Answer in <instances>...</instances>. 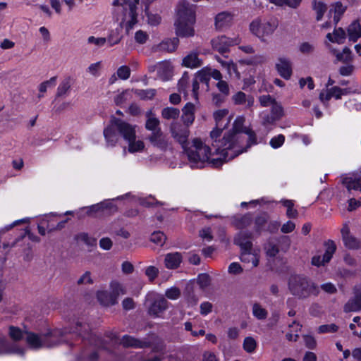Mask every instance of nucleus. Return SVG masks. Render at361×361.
<instances>
[{
  "instance_id": "6e6552de",
  "label": "nucleus",
  "mask_w": 361,
  "mask_h": 361,
  "mask_svg": "<svg viewBox=\"0 0 361 361\" xmlns=\"http://www.w3.org/2000/svg\"><path fill=\"white\" fill-rule=\"evenodd\" d=\"M111 291L100 290L97 293L99 302L104 306L114 305L117 302V298L120 294H124L122 286L117 283H111Z\"/></svg>"
},
{
  "instance_id": "774afa93",
  "label": "nucleus",
  "mask_w": 361,
  "mask_h": 361,
  "mask_svg": "<svg viewBox=\"0 0 361 361\" xmlns=\"http://www.w3.org/2000/svg\"><path fill=\"white\" fill-rule=\"evenodd\" d=\"M299 50L302 54H309L314 51V45L307 42H302L299 47Z\"/></svg>"
},
{
  "instance_id": "6e6d98bb",
  "label": "nucleus",
  "mask_w": 361,
  "mask_h": 361,
  "mask_svg": "<svg viewBox=\"0 0 361 361\" xmlns=\"http://www.w3.org/2000/svg\"><path fill=\"white\" fill-rule=\"evenodd\" d=\"M166 239V235L161 231H155L152 233L150 237V240L152 242L161 246L164 244Z\"/></svg>"
},
{
  "instance_id": "393cba45",
  "label": "nucleus",
  "mask_w": 361,
  "mask_h": 361,
  "mask_svg": "<svg viewBox=\"0 0 361 361\" xmlns=\"http://www.w3.org/2000/svg\"><path fill=\"white\" fill-rule=\"evenodd\" d=\"M6 344V338L5 337H0V355L4 353H16L20 355H23L25 354L24 348L14 345L11 348L7 349Z\"/></svg>"
},
{
  "instance_id": "f03ea898",
  "label": "nucleus",
  "mask_w": 361,
  "mask_h": 361,
  "mask_svg": "<svg viewBox=\"0 0 361 361\" xmlns=\"http://www.w3.org/2000/svg\"><path fill=\"white\" fill-rule=\"evenodd\" d=\"M178 18L174 25L176 33L181 37H192L195 34L193 25L195 22V6L185 1H181L177 8Z\"/></svg>"
},
{
  "instance_id": "423d86ee",
  "label": "nucleus",
  "mask_w": 361,
  "mask_h": 361,
  "mask_svg": "<svg viewBox=\"0 0 361 361\" xmlns=\"http://www.w3.org/2000/svg\"><path fill=\"white\" fill-rule=\"evenodd\" d=\"M279 26V20L276 18H271L262 22L257 19L250 25V30L252 34L264 42L265 37L271 36Z\"/></svg>"
},
{
  "instance_id": "e2e57ef3",
  "label": "nucleus",
  "mask_w": 361,
  "mask_h": 361,
  "mask_svg": "<svg viewBox=\"0 0 361 361\" xmlns=\"http://www.w3.org/2000/svg\"><path fill=\"white\" fill-rule=\"evenodd\" d=\"M165 295L170 300H176L180 296V290L177 287H172L166 290Z\"/></svg>"
},
{
  "instance_id": "f704fd0d",
  "label": "nucleus",
  "mask_w": 361,
  "mask_h": 361,
  "mask_svg": "<svg viewBox=\"0 0 361 361\" xmlns=\"http://www.w3.org/2000/svg\"><path fill=\"white\" fill-rule=\"evenodd\" d=\"M343 183L349 191L353 190L361 194L360 178L353 179V178L347 177L343 180Z\"/></svg>"
},
{
  "instance_id": "a878e982",
  "label": "nucleus",
  "mask_w": 361,
  "mask_h": 361,
  "mask_svg": "<svg viewBox=\"0 0 361 361\" xmlns=\"http://www.w3.org/2000/svg\"><path fill=\"white\" fill-rule=\"evenodd\" d=\"M184 295L187 302L190 305L194 306L197 304L199 298L195 293V286L192 282L187 283L184 290Z\"/></svg>"
},
{
  "instance_id": "5fc2aeb1",
  "label": "nucleus",
  "mask_w": 361,
  "mask_h": 361,
  "mask_svg": "<svg viewBox=\"0 0 361 361\" xmlns=\"http://www.w3.org/2000/svg\"><path fill=\"white\" fill-rule=\"evenodd\" d=\"M271 115L279 121L284 116L283 108L277 102L271 106Z\"/></svg>"
},
{
  "instance_id": "b1692460",
  "label": "nucleus",
  "mask_w": 361,
  "mask_h": 361,
  "mask_svg": "<svg viewBox=\"0 0 361 361\" xmlns=\"http://www.w3.org/2000/svg\"><path fill=\"white\" fill-rule=\"evenodd\" d=\"M182 262V255L179 252L169 253L165 256L164 264L168 269L178 268Z\"/></svg>"
},
{
  "instance_id": "ddd939ff",
  "label": "nucleus",
  "mask_w": 361,
  "mask_h": 361,
  "mask_svg": "<svg viewBox=\"0 0 361 361\" xmlns=\"http://www.w3.org/2000/svg\"><path fill=\"white\" fill-rule=\"evenodd\" d=\"M115 126L118 133L126 140H135V127L128 123L115 118Z\"/></svg>"
},
{
  "instance_id": "f8f14e48",
  "label": "nucleus",
  "mask_w": 361,
  "mask_h": 361,
  "mask_svg": "<svg viewBox=\"0 0 361 361\" xmlns=\"http://www.w3.org/2000/svg\"><path fill=\"white\" fill-rule=\"evenodd\" d=\"M151 145L160 149L161 151L165 152L171 147V142L168 136L163 133L161 130L154 133H151L147 137Z\"/></svg>"
},
{
  "instance_id": "dca6fc26",
  "label": "nucleus",
  "mask_w": 361,
  "mask_h": 361,
  "mask_svg": "<svg viewBox=\"0 0 361 361\" xmlns=\"http://www.w3.org/2000/svg\"><path fill=\"white\" fill-rule=\"evenodd\" d=\"M121 344L125 348H145L151 345V343L145 339L140 340L129 335H124L121 341Z\"/></svg>"
},
{
  "instance_id": "1a4fd4ad",
  "label": "nucleus",
  "mask_w": 361,
  "mask_h": 361,
  "mask_svg": "<svg viewBox=\"0 0 361 361\" xmlns=\"http://www.w3.org/2000/svg\"><path fill=\"white\" fill-rule=\"evenodd\" d=\"M171 136L181 145L183 150L189 145L188 139L190 135L188 127L178 122H173L170 126Z\"/></svg>"
},
{
  "instance_id": "680f3d73",
  "label": "nucleus",
  "mask_w": 361,
  "mask_h": 361,
  "mask_svg": "<svg viewBox=\"0 0 361 361\" xmlns=\"http://www.w3.org/2000/svg\"><path fill=\"white\" fill-rule=\"evenodd\" d=\"M117 75L121 80H127L130 75V69L127 66H122L117 70Z\"/></svg>"
},
{
  "instance_id": "052dcab7",
  "label": "nucleus",
  "mask_w": 361,
  "mask_h": 361,
  "mask_svg": "<svg viewBox=\"0 0 361 361\" xmlns=\"http://www.w3.org/2000/svg\"><path fill=\"white\" fill-rule=\"evenodd\" d=\"M93 280L91 277V272L86 271L77 281V285L92 284Z\"/></svg>"
},
{
  "instance_id": "603ef678",
  "label": "nucleus",
  "mask_w": 361,
  "mask_h": 361,
  "mask_svg": "<svg viewBox=\"0 0 361 361\" xmlns=\"http://www.w3.org/2000/svg\"><path fill=\"white\" fill-rule=\"evenodd\" d=\"M266 253L269 257H275L279 252L276 243L272 240H269L265 245Z\"/></svg>"
},
{
  "instance_id": "13d9d810",
  "label": "nucleus",
  "mask_w": 361,
  "mask_h": 361,
  "mask_svg": "<svg viewBox=\"0 0 361 361\" xmlns=\"http://www.w3.org/2000/svg\"><path fill=\"white\" fill-rule=\"evenodd\" d=\"M353 322L355 324H350L349 327L353 331V334L355 336L361 337V322L360 317L357 316L353 318Z\"/></svg>"
},
{
  "instance_id": "9d476101",
  "label": "nucleus",
  "mask_w": 361,
  "mask_h": 361,
  "mask_svg": "<svg viewBox=\"0 0 361 361\" xmlns=\"http://www.w3.org/2000/svg\"><path fill=\"white\" fill-rule=\"evenodd\" d=\"M75 333L82 338V339H87L89 342L98 347L103 346L102 340L95 334L90 332L89 324H82V322H78L75 329L73 331Z\"/></svg>"
},
{
  "instance_id": "c9c22d12",
  "label": "nucleus",
  "mask_w": 361,
  "mask_h": 361,
  "mask_svg": "<svg viewBox=\"0 0 361 361\" xmlns=\"http://www.w3.org/2000/svg\"><path fill=\"white\" fill-rule=\"evenodd\" d=\"M252 218L250 214H245L234 219L233 224L238 229H243L251 225Z\"/></svg>"
},
{
  "instance_id": "bb28decb",
  "label": "nucleus",
  "mask_w": 361,
  "mask_h": 361,
  "mask_svg": "<svg viewBox=\"0 0 361 361\" xmlns=\"http://www.w3.org/2000/svg\"><path fill=\"white\" fill-rule=\"evenodd\" d=\"M348 35L349 40L354 42L361 37V25L358 20H354L348 26Z\"/></svg>"
},
{
  "instance_id": "4be33fe9",
  "label": "nucleus",
  "mask_w": 361,
  "mask_h": 361,
  "mask_svg": "<svg viewBox=\"0 0 361 361\" xmlns=\"http://www.w3.org/2000/svg\"><path fill=\"white\" fill-rule=\"evenodd\" d=\"M117 132L115 126V118H114L111 125L104 130V135L109 145L114 146L117 143L118 140Z\"/></svg>"
},
{
  "instance_id": "aec40b11",
  "label": "nucleus",
  "mask_w": 361,
  "mask_h": 361,
  "mask_svg": "<svg viewBox=\"0 0 361 361\" xmlns=\"http://www.w3.org/2000/svg\"><path fill=\"white\" fill-rule=\"evenodd\" d=\"M232 22L233 15L231 13L221 12L215 17V27L216 30L221 31L230 27Z\"/></svg>"
},
{
  "instance_id": "bf43d9fd",
  "label": "nucleus",
  "mask_w": 361,
  "mask_h": 361,
  "mask_svg": "<svg viewBox=\"0 0 361 361\" xmlns=\"http://www.w3.org/2000/svg\"><path fill=\"white\" fill-rule=\"evenodd\" d=\"M256 341L252 337H246L243 342V348L247 353H252L256 348Z\"/></svg>"
},
{
  "instance_id": "f3484780",
  "label": "nucleus",
  "mask_w": 361,
  "mask_h": 361,
  "mask_svg": "<svg viewBox=\"0 0 361 361\" xmlns=\"http://www.w3.org/2000/svg\"><path fill=\"white\" fill-rule=\"evenodd\" d=\"M252 233L247 231H240L235 235L234 238V243L238 245L240 247L241 250H252Z\"/></svg>"
},
{
  "instance_id": "7c9ffc66",
  "label": "nucleus",
  "mask_w": 361,
  "mask_h": 361,
  "mask_svg": "<svg viewBox=\"0 0 361 361\" xmlns=\"http://www.w3.org/2000/svg\"><path fill=\"white\" fill-rule=\"evenodd\" d=\"M345 37V32L341 27L334 29L333 35L331 33L326 35V38L330 42L338 44H343Z\"/></svg>"
},
{
  "instance_id": "cd10ccee",
  "label": "nucleus",
  "mask_w": 361,
  "mask_h": 361,
  "mask_svg": "<svg viewBox=\"0 0 361 361\" xmlns=\"http://www.w3.org/2000/svg\"><path fill=\"white\" fill-rule=\"evenodd\" d=\"M178 43H179V39L177 37L166 39V40H164L162 42H161L157 47V50L164 51H167V52H173L176 49Z\"/></svg>"
},
{
  "instance_id": "2f4dec72",
  "label": "nucleus",
  "mask_w": 361,
  "mask_h": 361,
  "mask_svg": "<svg viewBox=\"0 0 361 361\" xmlns=\"http://www.w3.org/2000/svg\"><path fill=\"white\" fill-rule=\"evenodd\" d=\"M240 259L243 262H252L254 267H257L259 264V257L252 252V249L241 250Z\"/></svg>"
},
{
  "instance_id": "8fccbe9b",
  "label": "nucleus",
  "mask_w": 361,
  "mask_h": 361,
  "mask_svg": "<svg viewBox=\"0 0 361 361\" xmlns=\"http://www.w3.org/2000/svg\"><path fill=\"white\" fill-rule=\"evenodd\" d=\"M23 331L18 327L10 326L8 328V335L15 341H20L23 338Z\"/></svg>"
},
{
  "instance_id": "0e129e2a",
  "label": "nucleus",
  "mask_w": 361,
  "mask_h": 361,
  "mask_svg": "<svg viewBox=\"0 0 361 361\" xmlns=\"http://www.w3.org/2000/svg\"><path fill=\"white\" fill-rule=\"evenodd\" d=\"M338 329V326L334 324H324L321 325L318 328V332L319 334L336 332Z\"/></svg>"
},
{
  "instance_id": "20e7f679",
  "label": "nucleus",
  "mask_w": 361,
  "mask_h": 361,
  "mask_svg": "<svg viewBox=\"0 0 361 361\" xmlns=\"http://www.w3.org/2000/svg\"><path fill=\"white\" fill-rule=\"evenodd\" d=\"M26 342L28 345L34 349L41 348H52L61 343V338L67 334L65 330L56 329L48 331L46 334H37L33 332L25 331Z\"/></svg>"
},
{
  "instance_id": "c756f323",
  "label": "nucleus",
  "mask_w": 361,
  "mask_h": 361,
  "mask_svg": "<svg viewBox=\"0 0 361 361\" xmlns=\"http://www.w3.org/2000/svg\"><path fill=\"white\" fill-rule=\"evenodd\" d=\"M235 104H247V107L252 106L254 99L250 95H246L244 92L239 91L235 94L232 97Z\"/></svg>"
},
{
  "instance_id": "412c9836",
  "label": "nucleus",
  "mask_w": 361,
  "mask_h": 361,
  "mask_svg": "<svg viewBox=\"0 0 361 361\" xmlns=\"http://www.w3.org/2000/svg\"><path fill=\"white\" fill-rule=\"evenodd\" d=\"M168 307V301L164 298L161 297L155 300L148 309V313L151 316L159 317L160 313H162Z\"/></svg>"
},
{
  "instance_id": "72a5a7b5",
  "label": "nucleus",
  "mask_w": 361,
  "mask_h": 361,
  "mask_svg": "<svg viewBox=\"0 0 361 361\" xmlns=\"http://www.w3.org/2000/svg\"><path fill=\"white\" fill-rule=\"evenodd\" d=\"M324 245L325 247V252L323 255V261L329 262L336 250V245L331 240L324 242Z\"/></svg>"
},
{
  "instance_id": "f257e3e1",
  "label": "nucleus",
  "mask_w": 361,
  "mask_h": 361,
  "mask_svg": "<svg viewBox=\"0 0 361 361\" xmlns=\"http://www.w3.org/2000/svg\"><path fill=\"white\" fill-rule=\"evenodd\" d=\"M245 119L237 117L233 124L231 130L226 133L221 139L212 142V145L216 154L223 157L213 159L209 161L214 167H219L224 162L233 159L246 151L252 144L256 143V135L253 131H247L248 137L242 134Z\"/></svg>"
},
{
  "instance_id": "c03bdc74",
  "label": "nucleus",
  "mask_w": 361,
  "mask_h": 361,
  "mask_svg": "<svg viewBox=\"0 0 361 361\" xmlns=\"http://www.w3.org/2000/svg\"><path fill=\"white\" fill-rule=\"evenodd\" d=\"M313 9L317 13V17H316L317 20L319 21L322 20V18L324 16V14L326 11L327 6L323 2H321V1L317 2V0H314Z\"/></svg>"
},
{
  "instance_id": "de8ad7c7",
  "label": "nucleus",
  "mask_w": 361,
  "mask_h": 361,
  "mask_svg": "<svg viewBox=\"0 0 361 361\" xmlns=\"http://www.w3.org/2000/svg\"><path fill=\"white\" fill-rule=\"evenodd\" d=\"M25 239V235H20L18 238H16L12 242H4L2 244L3 249H11L13 247H16L18 246H23L25 245L24 242Z\"/></svg>"
},
{
  "instance_id": "37998d69",
  "label": "nucleus",
  "mask_w": 361,
  "mask_h": 361,
  "mask_svg": "<svg viewBox=\"0 0 361 361\" xmlns=\"http://www.w3.org/2000/svg\"><path fill=\"white\" fill-rule=\"evenodd\" d=\"M195 79H197L199 82L204 83L207 86V90H209V82L210 80L209 70L202 68L195 75Z\"/></svg>"
},
{
  "instance_id": "6ab92c4d",
  "label": "nucleus",
  "mask_w": 361,
  "mask_h": 361,
  "mask_svg": "<svg viewBox=\"0 0 361 361\" xmlns=\"http://www.w3.org/2000/svg\"><path fill=\"white\" fill-rule=\"evenodd\" d=\"M345 312H359L361 310V287L354 293V296L348 300L343 307Z\"/></svg>"
},
{
  "instance_id": "79ce46f5",
  "label": "nucleus",
  "mask_w": 361,
  "mask_h": 361,
  "mask_svg": "<svg viewBox=\"0 0 361 361\" xmlns=\"http://www.w3.org/2000/svg\"><path fill=\"white\" fill-rule=\"evenodd\" d=\"M132 91L139 97L141 99H152L155 94L156 90L154 89H149V90H138V89H133Z\"/></svg>"
},
{
  "instance_id": "e433bc0d",
  "label": "nucleus",
  "mask_w": 361,
  "mask_h": 361,
  "mask_svg": "<svg viewBox=\"0 0 361 361\" xmlns=\"http://www.w3.org/2000/svg\"><path fill=\"white\" fill-rule=\"evenodd\" d=\"M269 220V216L267 213L258 215L255 218V224L257 232H261L266 230V226Z\"/></svg>"
},
{
  "instance_id": "ea45409f",
  "label": "nucleus",
  "mask_w": 361,
  "mask_h": 361,
  "mask_svg": "<svg viewBox=\"0 0 361 361\" xmlns=\"http://www.w3.org/2000/svg\"><path fill=\"white\" fill-rule=\"evenodd\" d=\"M252 314L259 320H264L268 316V312L257 302L254 303L252 305Z\"/></svg>"
},
{
  "instance_id": "c85d7f7f",
  "label": "nucleus",
  "mask_w": 361,
  "mask_h": 361,
  "mask_svg": "<svg viewBox=\"0 0 361 361\" xmlns=\"http://www.w3.org/2000/svg\"><path fill=\"white\" fill-rule=\"evenodd\" d=\"M182 64L185 67L195 68L202 66V61L197 53H190L183 58Z\"/></svg>"
},
{
  "instance_id": "a18cd8bd",
  "label": "nucleus",
  "mask_w": 361,
  "mask_h": 361,
  "mask_svg": "<svg viewBox=\"0 0 361 361\" xmlns=\"http://www.w3.org/2000/svg\"><path fill=\"white\" fill-rule=\"evenodd\" d=\"M160 121L158 118L155 117L149 118L145 123V128L151 133H154L158 131V130H161L160 126Z\"/></svg>"
},
{
  "instance_id": "4468645a",
  "label": "nucleus",
  "mask_w": 361,
  "mask_h": 361,
  "mask_svg": "<svg viewBox=\"0 0 361 361\" xmlns=\"http://www.w3.org/2000/svg\"><path fill=\"white\" fill-rule=\"evenodd\" d=\"M344 245L350 250H358L361 247V240L350 234L348 226L345 224L341 230Z\"/></svg>"
},
{
  "instance_id": "a211bd4d",
  "label": "nucleus",
  "mask_w": 361,
  "mask_h": 361,
  "mask_svg": "<svg viewBox=\"0 0 361 361\" xmlns=\"http://www.w3.org/2000/svg\"><path fill=\"white\" fill-rule=\"evenodd\" d=\"M276 68L279 75L286 80H288L292 75V64L290 61L284 57L278 59Z\"/></svg>"
},
{
  "instance_id": "4d7b16f0",
  "label": "nucleus",
  "mask_w": 361,
  "mask_h": 361,
  "mask_svg": "<svg viewBox=\"0 0 361 361\" xmlns=\"http://www.w3.org/2000/svg\"><path fill=\"white\" fill-rule=\"evenodd\" d=\"M77 238L90 247H94L97 245V239L90 237L86 233H81L78 234Z\"/></svg>"
},
{
  "instance_id": "473e14b6",
  "label": "nucleus",
  "mask_w": 361,
  "mask_h": 361,
  "mask_svg": "<svg viewBox=\"0 0 361 361\" xmlns=\"http://www.w3.org/2000/svg\"><path fill=\"white\" fill-rule=\"evenodd\" d=\"M334 54L336 56V62L341 61L344 63H351L353 60L352 51L347 47H344L341 52H338V51H334Z\"/></svg>"
},
{
  "instance_id": "864d4df0",
  "label": "nucleus",
  "mask_w": 361,
  "mask_h": 361,
  "mask_svg": "<svg viewBox=\"0 0 361 361\" xmlns=\"http://www.w3.org/2000/svg\"><path fill=\"white\" fill-rule=\"evenodd\" d=\"M156 69H158V72L161 73V72H165L166 73H169L171 72V67L167 62H160L156 65L149 66V71L150 72H154Z\"/></svg>"
},
{
  "instance_id": "9b49d317",
  "label": "nucleus",
  "mask_w": 361,
  "mask_h": 361,
  "mask_svg": "<svg viewBox=\"0 0 361 361\" xmlns=\"http://www.w3.org/2000/svg\"><path fill=\"white\" fill-rule=\"evenodd\" d=\"M228 111L227 109H220L214 113V117L216 121V128L210 133V137L212 142L219 140L223 130L228 125L230 119H228L224 125L222 123L223 119L228 115Z\"/></svg>"
},
{
  "instance_id": "3c124183",
  "label": "nucleus",
  "mask_w": 361,
  "mask_h": 361,
  "mask_svg": "<svg viewBox=\"0 0 361 361\" xmlns=\"http://www.w3.org/2000/svg\"><path fill=\"white\" fill-rule=\"evenodd\" d=\"M128 151L130 153L140 152L145 147L144 142L141 140L135 141V140H128Z\"/></svg>"
},
{
  "instance_id": "58836bf2",
  "label": "nucleus",
  "mask_w": 361,
  "mask_h": 361,
  "mask_svg": "<svg viewBox=\"0 0 361 361\" xmlns=\"http://www.w3.org/2000/svg\"><path fill=\"white\" fill-rule=\"evenodd\" d=\"M271 4L277 6H288L291 8H297L300 5L302 0H269Z\"/></svg>"
},
{
  "instance_id": "39448f33",
  "label": "nucleus",
  "mask_w": 361,
  "mask_h": 361,
  "mask_svg": "<svg viewBox=\"0 0 361 361\" xmlns=\"http://www.w3.org/2000/svg\"><path fill=\"white\" fill-rule=\"evenodd\" d=\"M184 152L187 154L191 166L196 168L204 167L205 161H209L212 154L211 148L203 145L197 138L193 140L192 143L184 149Z\"/></svg>"
},
{
  "instance_id": "338daca9",
  "label": "nucleus",
  "mask_w": 361,
  "mask_h": 361,
  "mask_svg": "<svg viewBox=\"0 0 361 361\" xmlns=\"http://www.w3.org/2000/svg\"><path fill=\"white\" fill-rule=\"evenodd\" d=\"M345 66H341L338 72L343 76L351 75L355 70V66L350 63H345Z\"/></svg>"
},
{
  "instance_id": "4c0bfd02",
  "label": "nucleus",
  "mask_w": 361,
  "mask_h": 361,
  "mask_svg": "<svg viewBox=\"0 0 361 361\" xmlns=\"http://www.w3.org/2000/svg\"><path fill=\"white\" fill-rule=\"evenodd\" d=\"M71 87V78H66L59 85L56 97H61L66 94Z\"/></svg>"
},
{
  "instance_id": "5701e85b",
  "label": "nucleus",
  "mask_w": 361,
  "mask_h": 361,
  "mask_svg": "<svg viewBox=\"0 0 361 361\" xmlns=\"http://www.w3.org/2000/svg\"><path fill=\"white\" fill-rule=\"evenodd\" d=\"M182 111L181 118L183 126L189 127L195 120V105L191 102H188L183 108Z\"/></svg>"
},
{
  "instance_id": "69168bd1",
  "label": "nucleus",
  "mask_w": 361,
  "mask_h": 361,
  "mask_svg": "<svg viewBox=\"0 0 361 361\" xmlns=\"http://www.w3.org/2000/svg\"><path fill=\"white\" fill-rule=\"evenodd\" d=\"M85 209H86L87 215L90 216H95L96 214L102 213L100 202L87 207H85Z\"/></svg>"
},
{
  "instance_id": "0eeeda50",
  "label": "nucleus",
  "mask_w": 361,
  "mask_h": 361,
  "mask_svg": "<svg viewBox=\"0 0 361 361\" xmlns=\"http://www.w3.org/2000/svg\"><path fill=\"white\" fill-rule=\"evenodd\" d=\"M139 0H123V9L125 11L121 25L126 23V31L128 32L137 23V5Z\"/></svg>"
},
{
  "instance_id": "a19ab883",
  "label": "nucleus",
  "mask_w": 361,
  "mask_h": 361,
  "mask_svg": "<svg viewBox=\"0 0 361 361\" xmlns=\"http://www.w3.org/2000/svg\"><path fill=\"white\" fill-rule=\"evenodd\" d=\"M179 109L174 107H166L161 111L162 117L167 120L176 119L179 116Z\"/></svg>"
},
{
  "instance_id": "49530a36",
  "label": "nucleus",
  "mask_w": 361,
  "mask_h": 361,
  "mask_svg": "<svg viewBox=\"0 0 361 361\" xmlns=\"http://www.w3.org/2000/svg\"><path fill=\"white\" fill-rule=\"evenodd\" d=\"M102 213L106 212L107 214H112L117 212L118 207L112 202L109 200H104L100 202Z\"/></svg>"
},
{
  "instance_id": "7ed1b4c3",
  "label": "nucleus",
  "mask_w": 361,
  "mask_h": 361,
  "mask_svg": "<svg viewBox=\"0 0 361 361\" xmlns=\"http://www.w3.org/2000/svg\"><path fill=\"white\" fill-rule=\"evenodd\" d=\"M288 285L290 293L299 300L317 295L319 292L318 286L304 275H292Z\"/></svg>"
},
{
  "instance_id": "09e8293b",
  "label": "nucleus",
  "mask_w": 361,
  "mask_h": 361,
  "mask_svg": "<svg viewBox=\"0 0 361 361\" xmlns=\"http://www.w3.org/2000/svg\"><path fill=\"white\" fill-rule=\"evenodd\" d=\"M197 283L202 290L207 288L211 283V277L206 273L200 274L197 279Z\"/></svg>"
},
{
  "instance_id": "2eb2a0df",
  "label": "nucleus",
  "mask_w": 361,
  "mask_h": 361,
  "mask_svg": "<svg viewBox=\"0 0 361 361\" xmlns=\"http://www.w3.org/2000/svg\"><path fill=\"white\" fill-rule=\"evenodd\" d=\"M212 44L214 50L224 54L229 51V47L234 44V41L232 39L222 35L212 39Z\"/></svg>"
}]
</instances>
